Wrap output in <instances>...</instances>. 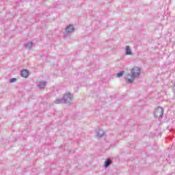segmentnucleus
<instances>
[{"label": "nucleus", "mask_w": 175, "mask_h": 175, "mask_svg": "<svg viewBox=\"0 0 175 175\" xmlns=\"http://www.w3.org/2000/svg\"><path fill=\"white\" fill-rule=\"evenodd\" d=\"M131 73H126L124 75V79L126 83H129V84H132V83L135 81L136 77H139V76H140L142 71L140 70V68L135 67L131 68Z\"/></svg>", "instance_id": "nucleus-1"}, {"label": "nucleus", "mask_w": 175, "mask_h": 175, "mask_svg": "<svg viewBox=\"0 0 175 175\" xmlns=\"http://www.w3.org/2000/svg\"><path fill=\"white\" fill-rule=\"evenodd\" d=\"M73 99V95L70 93H66L63 98H57L55 100V103L56 105H61V103H70V101Z\"/></svg>", "instance_id": "nucleus-2"}, {"label": "nucleus", "mask_w": 175, "mask_h": 175, "mask_svg": "<svg viewBox=\"0 0 175 175\" xmlns=\"http://www.w3.org/2000/svg\"><path fill=\"white\" fill-rule=\"evenodd\" d=\"M154 118H163V108L162 107H158L155 109L154 112Z\"/></svg>", "instance_id": "nucleus-3"}, {"label": "nucleus", "mask_w": 175, "mask_h": 175, "mask_svg": "<svg viewBox=\"0 0 175 175\" xmlns=\"http://www.w3.org/2000/svg\"><path fill=\"white\" fill-rule=\"evenodd\" d=\"M66 34L69 35V33H72L75 32V26L73 25H69L66 27Z\"/></svg>", "instance_id": "nucleus-4"}, {"label": "nucleus", "mask_w": 175, "mask_h": 175, "mask_svg": "<svg viewBox=\"0 0 175 175\" xmlns=\"http://www.w3.org/2000/svg\"><path fill=\"white\" fill-rule=\"evenodd\" d=\"M21 76L27 79V77L29 76V72L28 71V70H22L21 71Z\"/></svg>", "instance_id": "nucleus-5"}, {"label": "nucleus", "mask_w": 175, "mask_h": 175, "mask_svg": "<svg viewBox=\"0 0 175 175\" xmlns=\"http://www.w3.org/2000/svg\"><path fill=\"white\" fill-rule=\"evenodd\" d=\"M105 135V131H103V130L102 129H98L96 131V136L97 137H98L99 139H100L101 137H103V135Z\"/></svg>", "instance_id": "nucleus-6"}, {"label": "nucleus", "mask_w": 175, "mask_h": 175, "mask_svg": "<svg viewBox=\"0 0 175 175\" xmlns=\"http://www.w3.org/2000/svg\"><path fill=\"white\" fill-rule=\"evenodd\" d=\"M46 84H47V82L46 81H40L39 83L38 84V88H40V90H43V88L46 87Z\"/></svg>", "instance_id": "nucleus-7"}, {"label": "nucleus", "mask_w": 175, "mask_h": 175, "mask_svg": "<svg viewBox=\"0 0 175 175\" xmlns=\"http://www.w3.org/2000/svg\"><path fill=\"white\" fill-rule=\"evenodd\" d=\"M25 49H28V50H31L32 47L33 46V42H28L24 44Z\"/></svg>", "instance_id": "nucleus-8"}, {"label": "nucleus", "mask_w": 175, "mask_h": 175, "mask_svg": "<svg viewBox=\"0 0 175 175\" xmlns=\"http://www.w3.org/2000/svg\"><path fill=\"white\" fill-rule=\"evenodd\" d=\"M126 55H132V51L130 46H126L125 49Z\"/></svg>", "instance_id": "nucleus-9"}, {"label": "nucleus", "mask_w": 175, "mask_h": 175, "mask_svg": "<svg viewBox=\"0 0 175 175\" xmlns=\"http://www.w3.org/2000/svg\"><path fill=\"white\" fill-rule=\"evenodd\" d=\"M111 160H110V159H107L106 161L104 163V166L105 168L109 167V166H110L111 165Z\"/></svg>", "instance_id": "nucleus-10"}, {"label": "nucleus", "mask_w": 175, "mask_h": 175, "mask_svg": "<svg viewBox=\"0 0 175 175\" xmlns=\"http://www.w3.org/2000/svg\"><path fill=\"white\" fill-rule=\"evenodd\" d=\"M124 73H125V71H120L116 75V77H122L124 76Z\"/></svg>", "instance_id": "nucleus-11"}, {"label": "nucleus", "mask_w": 175, "mask_h": 175, "mask_svg": "<svg viewBox=\"0 0 175 175\" xmlns=\"http://www.w3.org/2000/svg\"><path fill=\"white\" fill-rule=\"evenodd\" d=\"M17 81V79L16 78H12L10 79V83H16Z\"/></svg>", "instance_id": "nucleus-12"}, {"label": "nucleus", "mask_w": 175, "mask_h": 175, "mask_svg": "<svg viewBox=\"0 0 175 175\" xmlns=\"http://www.w3.org/2000/svg\"><path fill=\"white\" fill-rule=\"evenodd\" d=\"M174 86L175 87V83H174Z\"/></svg>", "instance_id": "nucleus-13"}]
</instances>
